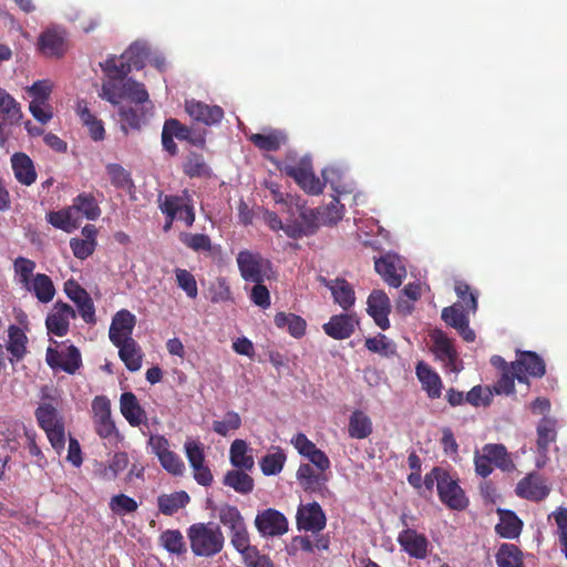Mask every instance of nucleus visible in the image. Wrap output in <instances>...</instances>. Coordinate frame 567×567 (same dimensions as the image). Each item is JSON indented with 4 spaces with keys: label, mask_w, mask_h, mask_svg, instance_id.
Wrapping results in <instances>:
<instances>
[{
    "label": "nucleus",
    "mask_w": 567,
    "mask_h": 567,
    "mask_svg": "<svg viewBox=\"0 0 567 567\" xmlns=\"http://www.w3.org/2000/svg\"><path fill=\"white\" fill-rule=\"evenodd\" d=\"M274 321L277 328L287 329L293 338H301L306 333V320L295 313L278 312Z\"/></svg>",
    "instance_id": "nucleus-39"
},
{
    "label": "nucleus",
    "mask_w": 567,
    "mask_h": 567,
    "mask_svg": "<svg viewBox=\"0 0 567 567\" xmlns=\"http://www.w3.org/2000/svg\"><path fill=\"white\" fill-rule=\"evenodd\" d=\"M182 167L183 173L189 178H208L212 176V169L204 156L196 152H189Z\"/></svg>",
    "instance_id": "nucleus-37"
},
{
    "label": "nucleus",
    "mask_w": 567,
    "mask_h": 567,
    "mask_svg": "<svg viewBox=\"0 0 567 567\" xmlns=\"http://www.w3.org/2000/svg\"><path fill=\"white\" fill-rule=\"evenodd\" d=\"M249 141L261 151L276 152L287 142V135L281 131L271 130L266 134H251Z\"/></svg>",
    "instance_id": "nucleus-34"
},
{
    "label": "nucleus",
    "mask_w": 567,
    "mask_h": 567,
    "mask_svg": "<svg viewBox=\"0 0 567 567\" xmlns=\"http://www.w3.org/2000/svg\"><path fill=\"white\" fill-rule=\"evenodd\" d=\"M471 312L472 310H467L461 302H455L443 308L441 317L446 324L457 330L466 342H473L475 332L470 328L468 315Z\"/></svg>",
    "instance_id": "nucleus-9"
},
{
    "label": "nucleus",
    "mask_w": 567,
    "mask_h": 567,
    "mask_svg": "<svg viewBox=\"0 0 567 567\" xmlns=\"http://www.w3.org/2000/svg\"><path fill=\"white\" fill-rule=\"evenodd\" d=\"M248 445L244 440H235L229 450L230 463L234 467L250 471L254 467V457L248 453Z\"/></svg>",
    "instance_id": "nucleus-42"
},
{
    "label": "nucleus",
    "mask_w": 567,
    "mask_h": 567,
    "mask_svg": "<svg viewBox=\"0 0 567 567\" xmlns=\"http://www.w3.org/2000/svg\"><path fill=\"white\" fill-rule=\"evenodd\" d=\"M27 290L32 291L37 299L42 303L53 300L55 288L51 278L45 274H37Z\"/></svg>",
    "instance_id": "nucleus-38"
},
{
    "label": "nucleus",
    "mask_w": 567,
    "mask_h": 567,
    "mask_svg": "<svg viewBox=\"0 0 567 567\" xmlns=\"http://www.w3.org/2000/svg\"><path fill=\"white\" fill-rule=\"evenodd\" d=\"M277 168L295 182L308 194L319 195L324 184H333L339 177V171L333 167L322 169L323 183L315 175L311 159L308 157L298 158L296 154L289 153L282 161H274Z\"/></svg>",
    "instance_id": "nucleus-1"
},
{
    "label": "nucleus",
    "mask_w": 567,
    "mask_h": 567,
    "mask_svg": "<svg viewBox=\"0 0 567 567\" xmlns=\"http://www.w3.org/2000/svg\"><path fill=\"white\" fill-rule=\"evenodd\" d=\"M550 517H554L556 522L559 545L567 559V508L558 507L549 515Z\"/></svg>",
    "instance_id": "nucleus-63"
},
{
    "label": "nucleus",
    "mask_w": 567,
    "mask_h": 567,
    "mask_svg": "<svg viewBox=\"0 0 567 567\" xmlns=\"http://www.w3.org/2000/svg\"><path fill=\"white\" fill-rule=\"evenodd\" d=\"M111 184L117 188L132 193L135 184L131 173L117 163H110L105 166Z\"/></svg>",
    "instance_id": "nucleus-41"
},
{
    "label": "nucleus",
    "mask_w": 567,
    "mask_h": 567,
    "mask_svg": "<svg viewBox=\"0 0 567 567\" xmlns=\"http://www.w3.org/2000/svg\"><path fill=\"white\" fill-rule=\"evenodd\" d=\"M75 112L92 141L101 142L105 138L106 132L103 121L91 112L85 100L78 101Z\"/></svg>",
    "instance_id": "nucleus-22"
},
{
    "label": "nucleus",
    "mask_w": 567,
    "mask_h": 567,
    "mask_svg": "<svg viewBox=\"0 0 567 567\" xmlns=\"http://www.w3.org/2000/svg\"><path fill=\"white\" fill-rule=\"evenodd\" d=\"M556 422L544 417L537 426V446L539 451L546 452L550 443L556 440Z\"/></svg>",
    "instance_id": "nucleus-51"
},
{
    "label": "nucleus",
    "mask_w": 567,
    "mask_h": 567,
    "mask_svg": "<svg viewBox=\"0 0 567 567\" xmlns=\"http://www.w3.org/2000/svg\"><path fill=\"white\" fill-rule=\"evenodd\" d=\"M0 128L18 124L22 117L20 104L4 89L0 87Z\"/></svg>",
    "instance_id": "nucleus-32"
},
{
    "label": "nucleus",
    "mask_w": 567,
    "mask_h": 567,
    "mask_svg": "<svg viewBox=\"0 0 567 567\" xmlns=\"http://www.w3.org/2000/svg\"><path fill=\"white\" fill-rule=\"evenodd\" d=\"M493 390L496 391V385L486 388L475 385L466 393L465 400L475 408L488 406L493 402Z\"/></svg>",
    "instance_id": "nucleus-55"
},
{
    "label": "nucleus",
    "mask_w": 567,
    "mask_h": 567,
    "mask_svg": "<svg viewBox=\"0 0 567 567\" xmlns=\"http://www.w3.org/2000/svg\"><path fill=\"white\" fill-rule=\"evenodd\" d=\"M34 416L39 426L42 430L53 427L63 423V420L55 406L51 403H40L39 406L34 411Z\"/></svg>",
    "instance_id": "nucleus-47"
},
{
    "label": "nucleus",
    "mask_w": 567,
    "mask_h": 567,
    "mask_svg": "<svg viewBox=\"0 0 567 567\" xmlns=\"http://www.w3.org/2000/svg\"><path fill=\"white\" fill-rule=\"evenodd\" d=\"M118 357L131 372L138 371L142 367L143 352L140 344L134 339H124L118 344Z\"/></svg>",
    "instance_id": "nucleus-27"
},
{
    "label": "nucleus",
    "mask_w": 567,
    "mask_h": 567,
    "mask_svg": "<svg viewBox=\"0 0 567 567\" xmlns=\"http://www.w3.org/2000/svg\"><path fill=\"white\" fill-rule=\"evenodd\" d=\"M512 368L516 372L517 381L525 384H528L527 375L542 378L546 373L545 361L534 351H519Z\"/></svg>",
    "instance_id": "nucleus-8"
},
{
    "label": "nucleus",
    "mask_w": 567,
    "mask_h": 567,
    "mask_svg": "<svg viewBox=\"0 0 567 567\" xmlns=\"http://www.w3.org/2000/svg\"><path fill=\"white\" fill-rule=\"evenodd\" d=\"M40 51L50 58H61L66 50L64 37L55 30L44 31L38 41Z\"/></svg>",
    "instance_id": "nucleus-31"
},
{
    "label": "nucleus",
    "mask_w": 567,
    "mask_h": 567,
    "mask_svg": "<svg viewBox=\"0 0 567 567\" xmlns=\"http://www.w3.org/2000/svg\"><path fill=\"white\" fill-rule=\"evenodd\" d=\"M358 324L359 319L355 313H340L330 317L329 321L322 326V330L334 340H344L354 333Z\"/></svg>",
    "instance_id": "nucleus-14"
},
{
    "label": "nucleus",
    "mask_w": 567,
    "mask_h": 567,
    "mask_svg": "<svg viewBox=\"0 0 567 567\" xmlns=\"http://www.w3.org/2000/svg\"><path fill=\"white\" fill-rule=\"evenodd\" d=\"M148 51L145 45L140 43H133L124 51L121 55L123 61L130 66V71L133 69L141 70L144 68Z\"/></svg>",
    "instance_id": "nucleus-50"
},
{
    "label": "nucleus",
    "mask_w": 567,
    "mask_h": 567,
    "mask_svg": "<svg viewBox=\"0 0 567 567\" xmlns=\"http://www.w3.org/2000/svg\"><path fill=\"white\" fill-rule=\"evenodd\" d=\"M230 542L237 551H239L243 557L246 554L254 553L256 547L250 545L249 534L246 525L240 527V529H235L230 532Z\"/></svg>",
    "instance_id": "nucleus-64"
},
{
    "label": "nucleus",
    "mask_w": 567,
    "mask_h": 567,
    "mask_svg": "<svg viewBox=\"0 0 567 567\" xmlns=\"http://www.w3.org/2000/svg\"><path fill=\"white\" fill-rule=\"evenodd\" d=\"M437 494L440 501L453 511H463L468 506V498L464 489L460 486L457 478H453L450 473L437 484Z\"/></svg>",
    "instance_id": "nucleus-11"
},
{
    "label": "nucleus",
    "mask_w": 567,
    "mask_h": 567,
    "mask_svg": "<svg viewBox=\"0 0 567 567\" xmlns=\"http://www.w3.org/2000/svg\"><path fill=\"white\" fill-rule=\"evenodd\" d=\"M373 424L368 414L361 410L351 413L348 424V434L351 439L364 440L372 434Z\"/></svg>",
    "instance_id": "nucleus-33"
},
{
    "label": "nucleus",
    "mask_w": 567,
    "mask_h": 567,
    "mask_svg": "<svg viewBox=\"0 0 567 567\" xmlns=\"http://www.w3.org/2000/svg\"><path fill=\"white\" fill-rule=\"evenodd\" d=\"M122 99H127L130 102L136 105L147 104L152 106L153 104L150 101V95L145 89V85L131 78L126 79L122 85Z\"/></svg>",
    "instance_id": "nucleus-45"
},
{
    "label": "nucleus",
    "mask_w": 567,
    "mask_h": 567,
    "mask_svg": "<svg viewBox=\"0 0 567 567\" xmlns=\"http://www.w3.org/2000/svg\"><path fill=\"white\" fill-rule=\"evenodd\" d=\"M159 540L163 547L172 554L182 555L186 553L184 537L178 529H167L163 532L159 536Z\"/></svg>",
    "instance_id": "nucleus-54"
},
{
    "label": "nucleus",
    "mask_w": 567,
    "mask_h": 567,
    "mask_svg": "<svg viewBox=\"0 0 567 567\" xmlns=\"http://www.w3.org/2000/svg\"><path fill=\"white\" fill-rule=\"evenodd\" d=\"M93 425L95 433L103 440L118 436L112 419L111 401L105 395H96L92 401Z\"/></svg>",
    "instance_id": "nucleus-5"
},
{
    "label": "nucleus",
    "mask_w": 567,
    "mask_h": 567,
    "mask_svg": "<svg viewBox=\"0 0 567 567\" xmlns=\"http://www.w3.org/2000/svg\"><path fill=\"white\" fill-rule=\"evenodd\" d=\"M70 207L89 220H96L101 215V208L92 193L79 194Z\"/></svg>",
    "instance_id": "nucleus-36"
},
{
    "label": "nucleus",
    "mask_w": 567,
    "mask_h": 567,
    "mask_svg": "<svg viewBox=\"0 0 567 567\" xmlns=\"http://www.w3.org/2000/svg\"><path fill=\"white\" fill-rule=\"evenodd\" d=\"M258 532L264 536H279L288 530V520L282 513L275 508H267L255 518Z\"/></svg>",
    "instance_id": "nucleus-13"
},
{
    "label": "nucleus",
    "mask_w": 567,
    "mask_h": 567,
    "mask_svg": "<svg viewBox=\"0 0 567 567\" xmlns=\"http://www.w3.org/2000/svg\"><path fill=\"white\" fill-rule=\"evenodd\" d=\"M181 241L194 251H210L212 240L205 234L184 233L179 237Z\"/></svg>",
    "instance_id": "nucleus-60"
},
{
    "label": "nucleus",
    "mask_w": 567,
    "mask_h": 567,
    "mask_svg": "<svg viewBox=\"0 0 567 567\" xmlns=\"http://www.w3.org/2000/svg\"><path fill=\"white\" fill-rule=\"evenodd\" d=\"M431 351L435 358L443 364L447 372L457 373L463 369L462 360L455 349L454 342L442 330H435L431 334Z\"/></svg>",
    "instance_id": "nucleus-4"
},
{
    "label": "nucleus",
    "mask_w": 567,
    "mask_h": 567,
    "mask_svg": "<svg viewBox=\"0 0 567 567\" xmlns=\"http://www.w3.org/2000/svg\"><path fill=\"white\" fill-rule=\"evenodd\" d=\"M365 348L372 353H378L382 357H391L396 352L394 342L388 339L385 334L379 333L377 337L365 339Z\"/></svg>",
    "instance_id": "nucleus-52"
},
{
    "label": "nucleus",
    "mask_w": 567,
    "mask_h": 567,
    "mask_svg": "<svg viewBox=\"0 0 567 567\" xmlns=\"http://www.w3.org/2000/svg\"><path fill=\"white\" fill-rule=\"evenodd\" d=\"M286 461L287 456L284 450L276 446L272 453H268L260 458V470L266 476L278 475L282 471Z\"/></svg>",
    "instance_id": "nucleus-44"
},
{
    "label": "nucleus",
    "mask_w": 567,
    "mask_h": 567,
    "mask_svg": "<svg viewBox=\"0 0 567 567\" xmlns=\"http://www.w3.org/2000/svg\"><path fill=\"white\" fill-rule=\"evenodd\" d=\"M164 125L179 141H187L195 146H203L205 144L203 136H194L193 130L182 124L177 118H168L164 122Z\"/></svg>",
    "instance_id": "nucleus-48"
},
{
    "label": "nucleus",
    "mask_w": 567,
    "mask_h": 567,
    "mask_svg": "<svg viewBox=\"0 0 567 567\" xmlns=\"http://www.w3.org/2000/svg\"><path fill=\"white\" fill-rule=\"evenodd\" d=\"M219 520L220 523L228 527L229 530L240 529V527L245 526V520L239 509L229 504H224L219 508Z\"/></svg>",
    "instance_id": "nucleus-56"
},
{
    "label": "nucleus",
    "mask_w": 567,
    "mask_h": 567,
    "mask_svg": "<svg viewBox=\"0 0 567 567\" xmlns=\"http://www.w3.org/2000/svg\"><path fill=\"white\" fill-rule=\"evenodd\" d=\"M75 318V310L69 303L58 300L45 319L48 333L56 337L66 336L70 329V320Z\"/></svg>",
    "instance_id": "nucleus-12"
},
{
    "label": "nucleus",
    "mask_w": 567,
    "mask_h": 567,
    "mask_svg": "<svg viewBox=\"0 0 567 567\" xmlns=\"http://www.w3.org/2000/svg\"><path fill=\"white\" fill-rule=\"evenodd\" d=\"M102 70L112 80H123L131 72L130 66L123 61L122 56H112L101 64Z\"/></svg>",
    "instance_id": "nucleus-57"
},
{
    "label": "nucleus",
    "mask_w": 567,
    "mask_h": 567,
    "mask_svg": "<svg viewBox=\"0 0 567 567\" xmlns=\"http://www.w3.org/2000/svg\"><path fill=\"white\" fill-rule=\"evenodd\" d=\"M153 105L138 104L134 106L122 105L118 109V115L122 121V128L126 132V126L132 130H140L142 124L146 122L147 114L152 111Z\"/></svg>",
    "instance_id": "nucleus-26"
},
{
    "label": "nucleus",
    "mask_w": 567,
    "mask_h": 567,
    "mask_svg": "<svg viewBox=\"0 0 567 567\" xmlns=\"http://www.w3.org/2000/svg\"><path fill=\"white\" fill-rule=\"evenodd\" d=\"M47 221L54 228L71 231L76 227V223L72 216V208H63L60 210H53L47 214Z\"/></svg>",
    "instance_id": "nucleus-53"
},
{
    "label": "nucleus",
    "mask_w": 567,
    "mask_h": 567,
    "mask_svg": "<svg viewBox=\"0 0 567 567\" xmlns=\"http://www.w3.org/2000/svg\"><path fill=\"white\" fill-rule=\"evenodd\" d=\"M296 523L299 530L319 533L324 529L327 517L320 504L312 502L299 505Z\"/></svg>",
    "instance_id": "nucleus-10"
},
{
    "label": "nucleus",
    "mask_w": 567,
    "mask_h": 567,
    "mask_svg": "<svg viewBox=\"0 0 567 567\" xmlns=\"http://www.w3.org/2000/svg\"><path fill=\"white\" fill-rule=\"evenodd\" d=\"M148 444L164 470L175 476L184 473L185 464L183 460L169 450V442L164 435H151Z\"/></svg>",
    "instance_id": "nucleus-6"
},
{
    "label": "nucleus",
    "mask_w": 567,
    "mask_h": 567,
    "mask_svg": "<svg viewBox=\"0 0 567 567\" xmlns=\"http://www.w3.org/2000/svg\"><path fill=\"white\" fill-rule=\"evenodd\" d=\"M9 341L7 344V350L11 353L10 362H19L27 354V343L28 338L23 330L17 326L9 327Z\"/></svg>",
    "instance_id": "nucleus-35"
},
{
    "label": "nucleus",
    "mask_w": 567,
    "mask_h": 567,
    "mask_svg": "<svg viewBox=\"0 0 567 567\" xmlns=\"http://www.w3.org/2000/svg\"><path fill=\"white\" fill-rule=\"evenodd\" d=\"M416 377L430 399H437L441 396L443 386L442 380L440 375L426 363L422 361L417 363Z\"/></svg>",
    "instance_id": "nucleus-28"
},
{
    "label": "nucleus",
    "mask_w": 567,
    "mask_h": 567,
    "mask_svg": "<svg viewBox=\"0 0 567 567\" xmlns=\"http://www.w3.org/2000/svg\"><path fill=\"white\" fill-rule=\"evenodd\" d=\"M523 527V520L513 511L498 508V537L517 539Z\"/></svg>",
    "instance_id": "nucleus-29"
},
{
    "label": "nucleus",
    "mask_w": 567,
    "mask_h": 567,
    "mask_svg": "<svg viewBox=\"0 0 567 567\" xmlns=\"http://www.w3.org/2000/svg\"><path fill=\"white\" fill-rule=\"evenodd\" d=\"M120 411L131 426L148 425L147 413L133 392L127 391L121 394Z\"/></svg>",
    "instance_id": "nucleus-17"
},
{
    "label": "nucleus",
    "mask_w": 567,
    "mask_h": 567,
    "mask_svg": "<svg viewBox=\"0 0 567 567\" xmlns=\"http://www.w3.org/2000/svg\"><path fill=\"white\" fill-rule=\"evenodd\" d=\"M177 286L185 291L188 298L195 299L198 295L197 282L192 272L186 269H175Z\"/></svg>",
    "instance_id": "nucleus-58"
},
{
    "label": "nucleus",
    "mask_w": 567,
    "mask_h": 567,
    "mask_svg": "<svg viewBox=\"0 0 567 567\" xmlns=\"http://www.w3.org/2000/svg\"><path fill=\"white\" fill-rule=\"evenodd\" d=\"M401 548L411 557L424 559L427 556L429 540L415 529H402L396 538Z\"/></svg>",
    "instance_id": "nucleus-19"
},
{
    "label": "nucleus",
    "mask_w": 567,
    "mask_h": 567,
    "mask_svg": "<svg viewBox=\"0 0 567 567\" xmlns=\"http://www.w3.org/2000/svg\"><path fill=\"white\" fill-rule=\"evenodd\" d=\"M189 495L184 492H175L173 494H163L157 497L158 509L162 514L172 516L178 509L185 507L189 503Z\"/></svg>",
    "instance_id": "nucleus-43"
},
{
    "label": "nucleus",
    "mask_w": 567,
    "mask_h": 567,
    "mask_svg": "<svg viewBox=\"0 0 567 567\" xmlns=\"http://www.w3.org/2000/svg\"><path fill=\"white\" fill-rule=\"evenodd\" d=\"M455 293L458 298L457 302H461L467 310H472L474 313L477 310V295L474 293L471 287L462 280L455 281L454 285Z\"/></svg>",
    "instance_id": "nucleus-59"
},
{
    "label": "nucleus",
    "mask_w": 567,
    "mask_h": 567,
    "mask_svg": "<svg viewBox=\"0 0 567 567\" xmlns=\"http://www.w3.org/2000/svg\"><path fill=\"white\" fill-rule=\"evenodd\" d=\"M241 426V417L235 411H228L224 420L214 421L213 430L221 436H226L229 431L238 430Z\"/></svg>",
    "instance_id": "nucleus-62"
},
{
    "label": "nucleus",
    "mask_w": 567,
    "mask_h": 567,
    "mask_svg": "<svg viewBox=\"0 0 567 567\" xmlns=\"http://www.w3.org/2000/svg\"><path fill=\"white\" fill-rule=\"evenodd\" d=\"M317 209L321 225H336L343 217V205L340 203L338 197H333L328 205L320 206Z\"/></svg>",
    "instance_id": "nucleus-49"
},
{
    "label": "nucleus",
    "mask_w": 567,
    "mask_h": 567,
    "mask_svg": "<svg viewBox=\"0 0 567 567\" xmlns=\"http://www.w3.org/2000/svg\"><path fill=\"white\" fill-rule=\"evenodd\" d=\"M185 110L192 118L208 126L220 123L224 117V110L220 106L196 100H187Z\"/></svg>",
    "instance_id": "nucleus-20"
},
{
    "label": "nucleus",
    "mask_w": 567,
    "mask_h": 567,
    "mask_svg": "<svg viewBox=\"0 0 567 567\" xmlns=\"http://www.w3.org/2000/svg\"><path fill=\"white\" fill-rule=\"evenodd\" d=\"M45 361L52 370H62L69 374H74L82 367L81 352L73 344L69 346L65 351L49 347L45 352Z\"/></svg>",
    "instance_id": "nucleus-7"
},
{
    "label": "nucleus",
    "mask_w": 567,
    "mask_h": 567,
    "mask_svg": "<svg viewBox=\"0 0 567 567\" xmlns=\"http://www.w3.org/2000/svg\"><path fill=\"white\" fill-rule=\"evenodd\" d=\"M475 473L486 478L496 467V444L488 443L474 452Z\"/></svg>",
    "instance_id": "nucleus-30"
},
{
    "label": "nucleus",
    "mask_w": 567,
    "mask_h": 567,
    "mask_svg": "<svg viewBox=\"0 0 567 567\" xmlns=\"http://www.w3.org/2000/svg\"><path fill=\"white\" fill-rule=\"evenodd\" d=\"M109 506L110 509L116 515H125L133 513L138 507L137 502L125 494L114 495L111 498Z\"/></svg>",
    "instance_id": "nucleus-61"
},
{
    "label": "nucleus",
    "mask_w": 567,
    "mask_h": 567,
    "mask_svg": "<svg viewBox=\"0 0 567 567\" xmlns=\"http://www.w3.org/2000/svg\"><path fill=\"white\" fill-rule=\"evenodd\" d=\"M136 324V317L128 310L117 311L110 326L109 338L113 344H118L124 339H133L132 333Z\"/></svg>",
    "instance_id": "nucleus-21"
},
{
    "label": "nucleus",
    "mask_w": 567,
    "mask_h": 567,
    "mask_svg": "<svg viewBox=\"0 0 567 567\" xmlns=\"http://www.w3.org/2000/svg\"><path fill=\"white\" fill-rule=\"evenodd\" d=\"M324 286L331 291L333 300L344 311H349L355 302V292L353 287L344 279L337 278L333 280L322 279Z\"/></svg>",
    "instance_id": "nucleus-23"
},
{
    "label": "nucleus",
    "mask_w": 567,
    "mask_h": 567,
    "mask_svg": "<svg viewBox=\"0 0 567 567\" xmlns=\"http://www.w3.org/2000/svg\"><path fill=\"white\" fill-rule=\"evenodd\" d=\"M515 492L522 498L540 502L549 495L550 488L540 475L530 473L517 483Z\"/></svg>",
    "instance_id": "nucleus-16"
},
{
    "label": "nucleus",
    "mask_w": 567,
    "mask_h": 567,
    "mask_svg": "<svg viewBox=\"0 0 567 567\" xmlns=\"http://www.w3.org/2000/svg\"><path fill=\"white\" fill-rule=\"evenodd\" d=\"M299 485L306 493L323 495L328 491V477L324 472H317L310 464H300L296 474Z\"/></svg>",
    "instance_id": "nucleus-18"
},
{
    "label": "nucleus",
    "mask_w": 567,
    "mask_h": 567,
    "mask_svg": "<svg viewBox=\"0 0 567 567\" xmlns=\"http://www.w3.org/2000/svg\"><path fill=\"white\" fill-rule=\"evenodd\" d=\"M241 278L245 281L259 284L264 282L267 271L271 268V262L264 258L259 252L250 250H240L236 258Z\"/></svg>",
    "instance_id": "nucleus-3"
},
{
    "label": "nucleus",
    "mask_w": 567,
    "mask_h": 567,
    "mask_svg": "<svg viewBox=\"0 0 567 567\" xmlns=\"http://www.w3.org/2000/svg\"><path fill=\"white\" fill-rule=\"evenodd\" d=\"M187 535L190 543L192 551L196 556L212 557L224 547V535L219 526H209L208 524H193Z\"/></svg>",
    "instance_id": "nucleus-2"
},
{
    "label": "nucleus",
    "mask_w": 567,
    "mask_h": 567,
    "mask_svg": "<svg viewBox=\"0 0 567 567\" xmlns=\"http://www.w3.org/2000/svg\"><path fill=\"white\" fill-rule=\"evenodd\" d=\"M375 271L391 287L399 288L405 277V269L398 267L396 260L391 256L381 257L374 262Z\"/></svg>",
    "instance_id": "nucleus-25"
},
{
    "label": "nucleus",
    "mask_w": 567,
    "mask_h": 567,
    "mask_svg": "<svg viewBox=\"0 0 567 567\" xmlns=\"http://www.w3.org/2000/svg\"><path fill=\"white\" fill-rule=\"evenodd\" d=\"M223 484L243 495L251 493L255 486L254 478L240 470L228 471L224 476Z\"/></svg>",
    "instance_id": "nucleus-40"
},
{
    "label": "nucleus",
    "mask_w": 567,
    "mask_h": 567,
    "mask_svg": "<svg viewBox=\"0 0 567 567\" xmlns=\"http://www.w3.org/2000/svg\"><path fill=\"white\" fill-rule=\"evenodd\" d=\"M367 311L382 330L390 328L391 302L383 290L374 289L367 300Z\"/></svg>",
    "instance_id": "nucleus-15"
},
{
    "label": "nucleus",
    "mask_w": 567,
    "mask_h": 567,
    "mask_svg": "<svg viewBox=\"0 0 567 567\" xmlns=\"http://www.w3.org/2000/svg\"><path fill=\"white\" fill-rule=\"evenodd\" d=\"M11 167L16 179L24 186H31L37 181L34 163L29 155L22 152L11 156Z\"/></svg>",
    "instance_id": "nucleus-24"
},
{
    "label": "nucleus",
    "mask_w": 567,
    "mask_h": 567,
    "mask_svg": "<svg viewBox=\"0 0 567 567\" xmlns=\"http://www.w3.org/2000/svg\"><path fill=\"white\" fill-rule=\"evenodd\" d=\"M523 558L517 545L504 543L498 546V567H524Z\"/></svg>",
    "instance_id": "nucleus-46"
}]
</instances>
